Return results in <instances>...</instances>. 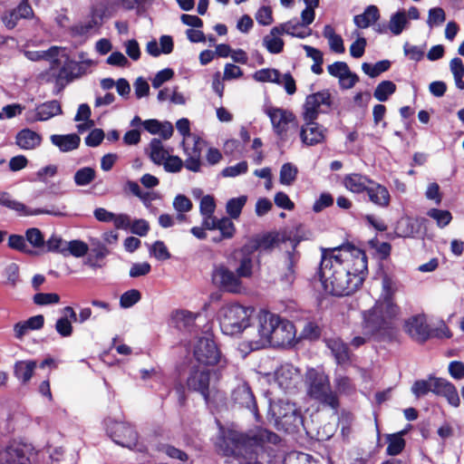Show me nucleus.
I'll return each instance as SVG.
<instances>
[{
	"mask_svg": "<svg viewBox=\"0 0 464 464\" xmlns=\"http://www.w3.org/2000/svg\"><path fill=\"white\" fill-rule=\"evenodd\" d=\"M55 330L63 337L70 336L72 333L71 321L66 316L59 318L55 324Z\"/></svg>",
	"mask_w": 464,
	"mask_h": 464,
	"instance_id": "obj_61",
	"label": "nucleus"
},
{
	"mask_svg": "<svg viewBox=\"0 0 464 464\" xmlns=\"http://www.w3.org/2000/svg\"><path fill=\"white\" fill-rule=\"evenodd\" d=\"M218 229L220 231V236L212 238L213 242L216 243L233 237L236 231L235 225L229 218L218 219Z\"/></svg>",
	"mask_w": 464,
	"mask_h": 464,
	"instance_id": "obj_38",
	"label": "nucleus"
},
{
	"mask_svg": "<svg viewBox=\"0 0 464 464\" xmlns=\"http://www.w3.org/2000/svg\"><path fill=\"white\" fill-rule=\"evenodd\" d=\"M217 450L224 456H233L248 459L246 464H258L256 461L257 450L261 447V429L256 427L246 432L234 429L220 427L217 441Z\"/></svg>",
	"mask_w": 464,
	"mask_h": 464,
	"instance_id": "obj_3",
	"label": "nucleus"
},
{
	"mask_svg": "<svg viewBox=\"0 0 464 464\" xmlns=\"http://www.w3.org/2000/svg\"><path fill=\"white\" fill-rule=\"evenodd\" d=\"M89 246L82 240H72L66 242L65 256L72 255L75 257H82L87 254Z\"/></svg>",
	"mask_w": 464,
	"mask_h": 464,
	"instance_id": "obj_41",
	"label": "nucleus"
},
{
	"mask_svg": "<svg viewBox=\"0 0 464 464\" xmlns=\"http://www.w3.org/2000/svg\"><path fill=\"white\" fill-rule=\"evenodd\" d=\"M408 24L406 12L398 11L391 16L388 28L394 35H399L407 27Z\"/></svg>",
	"mask_w": 464,
	"mask_h": 464,
	"instance_id": "obj_36",
	"label": "nucleus"
},
{
	"mask_svg": "<svg viewBox=\"0 0 464 464\" xmlns=\"http://www.w3.org/2000/svg\"><path fill=\"white\" fill-rule=\"evenodd\" d=\"M332 104L331 94L328 91H322L308 95L304 103V121H314L320 112H325Z\"/></svg>",
	"mask_w": 464,
	"mask_h": 464,
	"instance_id": "obj_14",
	"label": "nucleus"
},
{
	"mask_svg": "<svg viewBox=\"0 0 464 464\" xmlns=\"http://www.w3.org/2000/svg\"><path fill=\"white\" fill-rule=\"evenodd\" d=\"M50 140L62 152L76 150L81 142V138L75 133L66 135L53 134L50 137Z\"/></svg>",
	"mask_w": 464,
	"mask_h": 464,
	"instance_id": "obj_26",
	"label": "nucleus"
},
{
	"mask_svg": "<svg viewBox=\"0 0 464 464\" xmlns=\"http://www.w3.org/2000/svg\"><path fill=\"white\" fill-rule=\"evenodd\" d=\"M37 451L31 444L12 442L0 446V464H36Z\"/></svg>",
	"mask_w": 464,
	"mask_h": 464,
	"instance_id": "obj_10",
	"label": "nucleus"
},
{
	"mask_svg": "<svg viewBox=\"0 0 464 464\" xmlns=\"http://www.w3.org/2000/svg\"><path fill=\"white\" fill-rule=\"evenodd\" d=\"M323 35L328 40L330 49L337 53H343L345 51L343 41L341 35L337 34L333 26L326 24L324 27Z\"/></svg>",
	"mask_w": 464,
	"mask_h": 464,
	"instance_id": "obj_33",
	"label": "nucleus"
},
{
	"mask_svg": "<svg viewBox=\"0 0 464 464\" xmlns=\"http://www.w3.org/2000/svg\"><path fill=\"white\" fill-rule=\"evenodd\" d=\"M343 184L353 193H362L368 188V185L372 184V180L366 176L353 173L343 178Z\"/></svg>",
	"mask_w": 464,
	"mask_h": 464,
	"instance_id": "obj_28",
	"label": "nucleus"
},
{
	"mask_svg": "<svg viewBox=\"0 0 464 464\" xmlns=\"http://www.w3.org/2000/svg\"><path fill=\"white\" fill-rule=\"evenodd\" d=\"M368 197L373 204L386 208L390 204V193L388 189L380 184L374 183L368 185V188L365 190Z\"/></svg>",
	"mask_w": 464,
	"mask_h": 464,
	"instance_id": "obj_27",
	"label": "nucleus"
},
{
	"mask_svg": "<svg viewBox=\"0 0 464 464\" xmlns=\"http://www.w3.org/2000/svg\"><path fill=\"white\" fill-rule=\"evenodd\" d=\"M210 376V370L198 366L191 371L187 381L188 388L200 393L206 402H208L209 395L214 390V385H211Z\"/></svg>",
	"mask_w": 464,
	"mask_h": 464,
	"instance_id": "obj_13",
	"label": "nucleus"
},
{
	"mask_svg": "<svg viewBox=\"0 0 464 464\" xmlns=\"http://www.w3.org/2000/svg\"><path fill=\"white\" fill-rule=\"evenodd\" d=\"M0 205L15 211L20 216H37L44 214L62 217L64 215L63 210L65 209L64 206L62 207V210L44 208L31 209L24 203L12 198L11 195L7 192H0Z\"/></svg>",
	"mask_w": 464,
	"mask_h": 464,
	"instance_id": "obj_15",
	"label": "nucleus"
},
{
	"mask_svg": "<svg viewBox=\"0 0 464 464\" xmlns=\"http://www.w3.org/2000/svg\"><path fill=\"white\" fill-rule=\"evenodd\" d=\"M169 155L159 139H153L150 143V160L157 165H161Z\"/></svg>",
	"mask_w": 464,
	"mask_h": 464,
	"instance_id": "obj_35",
	"label": "nucleus"
},
{
	"mask_svg": "<svg viewBox=\"0 0 464 464\" xmlns=\"http://www.w3.org/2000/svg\"><path fill=\"white\" fill-rule=\"evenodd\" d=\"M388 446L386 448V454L389 456L399 455L405 448L406 441L401 437V432L388 434L386 437Z\"/></svg>",
	"mask_w": 464,
	"mask_h": 464,
	"instance_id": "obj_34",
	"label": "nucleus"
},
{
	"mask_svg": "<svg viewBox=\"0 0 464 464\" xmlns=\"http://www.w3.org/2000/svg\"><path fill=\"white\" fill-rule=\"evenodd\" d=\"M396 91V85L391 81H382L374 90L373 96L379 102H385Z\"/></svg>",
	"mask_w": 464,
	"mask_h": 464,
	"instance_id": "obj_40",
	"label": "nucleus"
},
{
	"mask_svg": "<svg viewBox=\"0 0 464 464\" xmlns=\"http://www.w3.org/2000/svg\"><path fill=\"white\" fill-rule=\"evenodd\" d=\"M252 269V261L248 257H244L240 261L236 271L229 269L225 265H218L213 269L212 281L220 290L239 295L246 291L242 278L250 277Z\"/></svg>",
	"mask_w": 464,
	"mask_h": 464,
	"instance_id": "obj_5",
	"label": "nucleus"
},
{
	"mask_svg": "<svg viewBox=\"0 0 464 464\" xmlns=\"http://www.w3.org/2000/svg\"><path fill=\"white\" fill-rule=\"evenodd\" d=\"M35 365L33 361L16 362L14 366L15 377L23 383H26L32 378Z\"/></svg>",
	"mask_w": 464,
	"mask_h": 464,
	"instance_id": "obj_37",
	"label": "nucleus"
},
{
	"mask_svg": "<svg viewBox=\"0 0 464 464\" xmlns=\"http://www.w3.org/2000/svg\"><path fill=\"white\" fill-rule=\"evenodd\" d=\"M275 133L281 140L294 136L298 130V123L292 111L281 108L269 107L266 110Z\"/></svg>",
	"mask_w": 464,
	"mask_h": 464,
	"instance_id": "obj_11",
	"label": "nucleus"
},
{
	"mask_svg": "<svg viewBox=\"0 0 464 464\" xmlns=\"http://www.w3.org/2000/svg\"><path fill=\"white\" fill-rule=\"evenodd\" d=\"M446 20V14L442 8L434 7L429 10V15L427 24L429 27L432 28L434 26H439L442 24Z\"/></svg>",
	"mask_w": 464,
	"mask_h": 464,
	"instance_id": "obj_51",
	"label": "nucleus"
},
{
	"mask_svg": "<svg viewBox=\"0 0 464 464\" xmlns=\"http://www.w3.org/2000/svg\"><path fill=\"white\" fill-rule=\"evenodd\" d=\"M391 63L387 60L380 61L375 64H371L364 63L362 65V69L364 73L369 75L372 78L377 77L382 72L387 71L390 67Z\"/></svg>",
	"mask_w": 464,
	"mask_h": 464,
	"instance_id": "obj_44",
	"label": "nucleus"
},
{
	"mask_svg": "<svg viewBox=\"0 0 464 464\" xmlns=\"http://www.w3.org/2000/svg\"><path fill=\"white\" fill-rule=\"evenodd\" d=\"M4 275L6 278L5 285L15 286L19 279V267L15 263L7 265L4 270Z\"/></svg>",
	"mask_w": 464,
	"mask_h": 464,
	"instance_id": "obj_54",
	"label": "nucleus"
},
{
	"mask_svg": "<svg viewBox=\"0 0 464 464\" xmlns=\"http://www.w3.org/2000/svg\"><path fill=\"white\" fill-rule=\"evenodd\" d=\"M96 177V171L91 167H83L79 169L73 176L74 183L79 187L90 185Z\"/></svg>",
	"mask_w": 464,
	"mask_h": 464,
	"instance_id": "obj_39",
	"label": "nucleus"
},
{
	"mask_svg": "<svg viewBox=\"0 0 464 464\" xmlns=\"http://www.w3.org/2000/svg\"><path fill=\"white\" fill-rule=\"evenodd\" d=\"M198 315L188 310H176L171 313L170 324L179 331L192 334L195 332V322Z\"/></svg>",
	"mask_w": 464,
	"mask_h": 464,
	"instance_id": "obj_19",
	"label": "nucleus"
},
{
	"mask_svg": "<svg viewBox=\"0 0 464 464\" xmlns=\"http://www.w3.org/2000/svg\"><path fill=\"white\" fill-rule=\"evenodd\" d=\"M15 142L22 150H34L41 145L42 137L30 129H23L16 134Z\"/></svg>",
	"mask_w": 464,
	"mask_h": 464,
	"instance_id": "obj_24",
	"label": "nucleus"
},
{
	"mask_svg": "<svg viewBox=\"0 0 464 464\" xmlns=\"http://www.w3.org/2000/svg\"><path fill=\"white\" fill-rule=\"evenodd\" d=\"M265 396L268 399L266 420L269 425L286 434L299 433L304 428L301 408L295 402L287 399L273 400L268 392H265Z\"/></svg>",
	"mask_w": 464,
	"mask_h": 464,
	"instance_id": "obj_4",
	"label": "nucleus"
},
{
	"mask_svg": "<svg viewBox=\"0 0 464 464\" xmlns=\"http://www.w3.org/2000/svg\"><path fill=\"white\" fill-rule=\"evenodd\" d=\"M380 18L379 10L375 5H369L364 12L353 17V23L359 28H367Z\"/></svg>",
	"mask_w": 464,
	"mask_h": 464,
	"instance_id": "obj_29",
	"label": "nucleus"
},
{
	"mask_svg": "<svg viewBox=\"0 0 464 464\" xmlns=\"http://www.w3.org/2000/svg\"><path fill=\"white\" fill-rule=\"evenodd\" d=\"M307 394L324 406L337 411L340 402L336 393L331 391L328 377L324 372L310 368L305 373Z\"/></svg>",
	"mask_w": 464,
	"mask_h": 464,
	"instance_id": "obj_7",
	"label": "nucleus"
},
{
	"mask_svg": "<svg viewBox=\"0 0 464 464\" xmlns=\"http://www.w3.org/2000/svg\"><path fill=\"white\" fill-rule=\"evenodd\" d=\"M427 215L436 221L439 227L443 228L452 220L451 213L449 210L430 208Z\"/></svg>",
	"mask_w": 464,
	"mask_h": 464,
	"instance_id": "obj_42",
	"label": "nucleus"
},
{
	"mask_svg": "<svg viewBox=\"0 0 464 464\" xmlns=\"http://www.w3.org/2000/svg\"><path fill=\"white\" fill-rule=\"evenodd\" d=\"M283 33L279 26L272 28L270 33L264 39L266 49L272 53H279L283 51L284 41L281 39Z\"/></svg>",
	"mask_w": 464,
	"mask_h": 464,
	"instance_id": "obj_31",
	"label": "nucleus"
},
{
	"mask_svg": "<svg viewBox=\"0 0 464 464\" xmlns=\"http://www.w3.org/2000/svg\"><path fill=\"white\" fill-rule=\"evenodd\" d=\"M141 299V294L137 289H130L121 295L120 305L122 308H130Z\"/></svg>",
	"mask_w": 464,
	"mask_h": 464,
	"instance_id": "obj_48",
	"label": "nucleus"
},
{
	"mask_svg": "<svg viewBox=\"0 0 464 464\" xmlns=\"http://www.w3.org/2000/svg\"><path fill=\"white\" fill-rule=\"evenodd\" d=\"M247 170V163L241 161L234 166L225 168L221 174L223 177L234 178L240 174L246 173Z\"/></svg>",
	"mask_w": 464,
	"mask_h": 464,
	"instance_id": "obj_60",
	"label": "nucleus"
},
{
	"mask_svg": "<svg viewBox=\"0 0 464 464\" xmlns=\"http://www.w3.org/2000/svg\"><path fill=\"white\" fill-rule=\"evenodd\" d=\"M441 397H444L448 403L454 408H458L460 405V399L456 386L451 382L448 385V388L444 391Z\"/></svg>",
	"mask_w": 464,
	"mask_h": 464,
	"instance_id": "obj_58",
	"label": "nucleus"
},
{
	"mask_svg": "<svg viewBox=\"0 0 464 464\" xmlns=\"http://www.w3.org/2000/svg\"><path fill=\"white\" fill-rule=\"evenodd\" d=\"M249 309L239 304H224L218 313L220 328L223 334L234 335L241 333L248 326Z\"/></svg>",
	"mask_w": 464,
	"mask_h": 464,
	"instance_id": "obj_8",
	"label": "nucleus"
},
{
	"mask_svg": "<svg viewBox=\"0 0 464 464\" xmlns=\"http://www.w3.org/2000/svg\"><path fill=\"white\" fill-rule=\"evenodd\" d=\"M198 142L195 144V148L191 153L188 152V158L183 163L186 169L193 172H198L201 167L200 150L198 149Z\"/></svg>",
	"mask_w": 464,
	"mask_h": 464,
	"instance_id": "obj_47",
	"label": "nucleus"
},
{
	"mask_svg": "<svg viewBox=\"0 0 464 464\" xmlns=\"http://www.w3.org/2000/svg\"><path fill=\"white\" fill-rule=\"evenodd\" d=\"M405 333L413 340L425 342L430 339V326L427 323L425 314H415L405 320L403 324Z\"/></svg>",
	"mask_w": 464,
	"mask_h": 464,
	"instance_id": "obj_16",
	"label": "nucleus"
},
{
	"mask_svg": "<svg viewBox=\"0 0 464 464\" xmlns=\"http://www.w3.org/2000/svg\"><path fill=\"white\" fill-rule=\"evenodd\" d=\"M319 280L324 291L334 296H346L362 285L367 270L363 251L353 246L321 247Z\"/></svg>",
	"mask_w": 464,
	"mask_h": 464,
	"instance_id": "obj_1",
	"label": "nucleus"
},
{
	"mask_svg": "<svg viewBox=\"0 0 464 464\" xmlns=\"http://www.w3.org/2000/svg\"><path fill=\"white\" fill-rule=\"evenodd\" d=\"M102 24V15L98 12L93 11L88 19L71 26L69 32L72 37H79L85 40L91 34L97 32Z\"/></svg>",
	"mask_w": 464,
	"mask_h": 464,
	"instance_id": "obj_17",
	"label": "nucleus"
},
{
	"mask_svg": "<svg viewBox=\"0 0 464 464\" xmlns=\"http://www.w3.org/2000/svg\"><path fill=\"white\" fill-rule=\"evenodd\" d=\"M431 389L432 381L430 380L429 375L427 379L416 380L413 382L411 391L416 398H420L427 395L429 392H431Z\"/></svg>",
	"mask_w": 464,
	"mask_h": 464,
	"instance_id": "obj_43",
	"label": "nucleus"
},
{
	"mask_svg": "<svg viewBox=\"0 0 464 464\" xmlns=\"http://www.w3.org/2000/svg\"><path fill=\"white\" fill-rule=\"evenodd\" d=\"M284 236L279 232H270L263 235V251L277 247L280 243L284 242Z\"/></svg>",
	"mask_w": 464,
	"mask_h": 464,
	"instance_id": "obj_50",
	"label": "nucleus"
},
{
	"mask_svg": "<svg viewBox=\"0 0 464 464\" xmlns=\"http://www.w3.org/2000/svg\"><path fill=\"white\" fill-rule=\"evenodd\" d=\"M62 112L59 102L53 100L38 105L34 111H27L25 119L28 122L44 121L62 114Z\"/></svg>",
	"mask_w": 464,
	"mask_h": 464,
	"instance_id": "obj_18",
	"label": "nucleus"
},
{
	"mask_svg": "<svg viewBox=\"0 0 464 464\" xmlns=\"http://www.w3.org/2000/svg\"><path fill=\"white\" fill-rule=\"evenodd\" d=\"M66 242L67 241L63 240L62 237L53 235L45 242L44 246H46V251L48 252H56L65 255Z\"/></svg>",
	"mask_w": 464,
	"mask_h": 464,
	"instance_id": "obj_53",
	"label": "nucleus"
},
{
	"mask_svg": "<svg viewBox=\"0 0 464 464\" xmlns=\"http://www.w3.org/2000/svg\"><path fill=\"white\" fill-rule=\"evenodd\" d=\"M398 291L397 283L388 276L382 279L381 293L374 306L364 314L365 329L376 332L374 338H391L393 330L392 321L401 314V308L394 296Z\"/></svg>",
	"mask_w": 464,
	"mask_h": 464,
	"instance_id": "obj_2",
	"label": "nucleus"
},
{
	"mask_svg": "<svg viewBox=\"0 0 464 464\" xmlns=\"http://www.w3.org/2000/svg\"><path fill=\"white\" fill-rule=\"evenodd\" d=\"M44 317L37 314L25 321L18 322L14 326V334L17 339H22L29 331L39 330L44 326Z\"/></svg>",
	"mask_w": 464,
	"mask_h": 464,
	"instance_id": "obj_25",
	"label": "nucleus"
},
{
	"mask_svg": "<svg viewBox=\"0 0 464 464\" xmlns=\"http://www.w3.org/2000/svg\"><path fill=\"white\" fill-rule=\"evenodd\" d=\"M300 131V138L302 142L307 146H314L321 143L325 139L326 130L314 122V121H306Z\"/></svg>",
	"mask_w": 464,
	"mask_h": 464,
	"instance_id": "obj_20",
	"label": "nucleus"
},
{
	"mask_svg": "<svg viewBox=\"0 0 464 464\" xmlns=\"http://www.w3.org/2000/svg\"><path fill=\"white\" fill-rule=\"evenodd\" d=\"M63 58V61L56 58L53 59L52 62V70L54 69L55 65L63 63V66L56 77L58 80H66L69 82L80 75L81 65L78 63L70 60L67 56H64Z\"/></svg>",
	"mask_w": 464,
	"mask_h": 464,
	"instance_id": "obj_22",
	"label": "nucleus"
},
{
	"mask_svg": "<svg viewBox=\"0 0 464 464\" xmlns=\"http://www.w3.org/2000/svg\"><path fill=\"white\" fill-rule=\"evenodd\" d=\"M150 255H153L159 260H167L170 257V254L165 246V244L158 240L156 241L150 249Z\"/></svg>",
	"mask_w": 464,
	"mask_h": 464,
	"instance_id": "obj_57",
	"label": "nucleus"
},
{
	"mask_svg": "<svg viewBox=\"0 0 464 464\" xmlns=\"http://www.w3.org/2000/svg\"><path fill=\"white\" fill-rule=\"evenodd\" d=\"M232 399L236 403L251 410L255 418L258 420L257 403L248 385L244 383L236 388L232 392Z\"/></svg>",
	"mask_w": 464,
	"mask_h": 464,
	"instance_id": "obj_21",
	"label": "nucleus"
},
{
	"mask_svg": "<svg viewBox=\"0 0 464 464\" xmlns=\"http://www.w3.org/2000/svg\"><path fill=\"white\" fill-rule=\"evenodd\" d=\"M26 240L36 248L44 247V238L40 229L32 227L25 232Z\"/></svg>",
	"mask_w": 464,
	"mask_h": 464,
	"instance_id": "obj_52",
	"label": "nucleus"
},
{
	"mask_svg": "<svg viewBox=\"0 0 464 464\" xmlns=\"http://www.w3.org/2000/svg\"><path fill=\"white\" fill-rule=\"evenodd\" d=\"M60 296L54 293H38L34 296V302L38 305L57 304Z\"/></svg>",
	"mask_w": 464,
	"mask_h": 464,
	"instance_id": "obj_56",
	"label": "nucleus"
},
{
	"mask_svg": "<svg viewBox=\"0 0 464 464\" xmlns=\"http://www.w3.org/2000/svg\"><path fill=\"white\" fill-rule=\"evenodd\" d=\"M263 377L266 378L269 383H271L273 380L274 385H276L284 392L290 394L296 393L302 382L299 369L291 363L280 365L276 369L273 374L263 373Z\"/></svg>",
	"mask_w": 464,
	"mask_h": 464,
	"instance_id": "obj_9",
	"label": "nucleus"
},
{
	"mask_svg": "<svg viewBox=\"0 0 464 464\" xmlns=\"http://www.w3.org/2000/svg\"><path fill=\"white\" fill-rule=\"evenodd\" d=\"M60 50V47L52 46L46 51H26L24 55L31 61L48 60L56 57Z\"/></svg>",
	"mask_w": 464,
	"mask_h": 464,
	"instance_id": "obj_46",
	"label": "nucleus"
},
{
	"mask_svg": "<svg viewBox=\"0 0 464 464\" xmlns=\"http://www.w3.org/2000/svg\"><path fill=\"white\" fill-rule=\"evenodd\" d=\"M246 200L245 197L234 198L228 200L226 209L231 218H237L239 217Z\"/></svg>",
	"mask_w": 464,
	"mask_h": 464,
	"instance_id": "obj_49",
	"label": "nucleus"
},
{
	"mask_svg": "<svg viewBox=\"0 0 464 464\" xmlns=\"http://www.w3.org/2000/svg\"><path fill=\"white\" fill-rule=\"evenodd\" d=\"M91 251L97 259H102L110 254L106 245L98 238H91Z\"/></svg>",
	"mask_w": 464,
	"mask_h": 464,
	"instance_id": "obj_55",
	"label": "nucleus"
},
{
	"mask_svg": "<svg viewBox=\"0 0 464 464\" xmlns=\"http://www.w3.org/2000/svg\"><path fill=\"white\" fill-rule=\"evenodd\" d=\"M108 436L118 445L131 449L137 445L138 433L128 422L108 418L104 420Z\"/></svg>",
	"mask_w": 464,
	"mask_h": 464,
	"instance_id": "obj_12",
	"label": "nucleus"
},
{
	"mask_svg": "<svg viewBox=\"0 0 464 464\" xmlns=\"http://www.w3.org/2000/svg\"><path fill=\"white\" fill-rule=\"evenodd\" d=\"M266 337L269 345L285 347L295 345V328L287 321L278 315L263 310V338Z\"/></svg>",
	"mask_w": 464,
	"mask_h": 464,
	"instance_id": "obj_6",
	"label": "nucleus"
},
{
	"mask_svg": "<svg viewBox=\"0 0 464 464\" xmlns=\"http://www.w3.org/2000/svg\"><path fill=\"white\" fill-rule=\"evenodd\" d=\"M194 356L203 366H211L221 362L220 350H194Z\"/></svg>",
	"mask_w": 464,
	"mask_h": 464,
	"instance_id": "obj_32",
	"label": "nucleus"
},
{
	"mask_svg": "<svg viewBox=\"0 0 464 464\" xmlns=\"http://www.w3.org/2000/svg\"><path fill=\"white\" fill-rule=\"evenodd\" d=\"M278 26L283 34H286L291 36L305 38L311 34V30L309 28H305L297 20H291L281 24Z\"/></svg>",
	"mask_w": 464,
	"mask_h": 464,
	"instance_id": "obj_30",
	"label": "nucleus"
},
{
	"mask_svg": "<svg viewBox=\"0 0 464 464\" xmlns=\"http://www.w3.org/2000/svg\"><path fill=\"white\" fill-rule=\"evenodd\" d=\"M173 208L180 213L188 212L192 208V202L188 197L178 195L173 200Z\"/></svg>",
	"mask_w": 464,
	"mask_h": 464,
	"instance_id": "obj_62",
	"label": "nucleus"
},
{
	"mask_svg": "<svg viewBox=\"0 0 464 464\" xmlns=\"http://www.w3.org/2000/svg\"><path fill=\"white\" fill-rule=\"evenodd\" d=\"M430 380L432 381V389L431 392L437 396H442L444 391L448 388L451 382L446 379L435 377L432 374H430Z\"/></svg>",
	"mask_w": 464,
	"mask_h": 464,
	"instance_id": "obj_59",
	"label": "nucleus"
},
{
	"mask_svg": "<svg viewBox=\"0 0 464 464\" xmlns=\"http://www.w3.org/2000/svg\"><path fill=\"white\" fill-rule=\"evenodd\" d=\"M328 72L338 79H341L344 74L350 71L348 65L344 62H335L327 67Z\"/></svg>",
	"mask_w": 464,
	"mask_h": 464,
	"instance_id": "obj_64",
	"label": "nucleus"
},
{
	"mask_svg": "<svg viewBox=\"0 0 464 464\" xmlns=\"http://www.w3.org/2000/svg\"><path fill=\"white\" fill-rule=\"evenodd\" d=\"M193 339L188 341L190 348H218L214 334L210 326L206 325L200 332L195 331Z\"/></svg>",
	"mask_w": 464,
	"mask_h": 464,
	"instance_id": "obj_23",
	"label": "nucleus"
},
{
	"mask_svg": "<svg viewBox=\"0 0 464 464\" xmlns=\"http://www.w3.org/2000/svg\"><path fill=\"white\" fill-rule=\"evenodd\" d=\"M297 168L292 163H285L280 169V182L283 185L289 186L291 185L296 179L297 176Z\"/></svg>",
	"mask_w": 464,
	"mask_h": 464,
	"instance_id": "obj_45",
	"label": "nucleus"
},
{
	"mask_svg": "<svg viewBox=\"0 0 464 464\" xmlns=\"http://www.w3.org/2000/svg\"><path fill=\"white\" fill-rule=\"evenodd\" d=\"M216 208L214 198L212 196H204L200 200V214L202 216H212Z\"/></svg>",
	"mask_w": 464,
	"mask_h": 464,
	"instance_id": "obj_63",
	"label": "nucleus"
}]
</instances>
